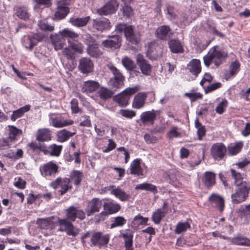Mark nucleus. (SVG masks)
Wrapping results in <instances>:
<instances>
[{
  "instance_id": "nucleus-7",
  "label": "nucleus",
  "mask_w": 250,
  "mask_h": 250,
  "mask_svg": "<svg viewBox=\"0 0 250 250\" xmlns=\"http://www.w3.org/2000/svg\"><path fill=\"white\" fill-rule=\"evenodd\" d=\"M250 187L248 183H244L237 187L235 193L231 195L232 202L233 204H239L246 200L248 197Z\"/></svg>"
},
{
  "instance_id": "nucleus-39",
  "label": "nucleus",
  "mask_w": 250,
  "mask_h": 250,
  "mask_svg": "<svg viewBox=\"0 0 250 250\" xmlns=\"http://www.w3.org/2000/svg\"><path fill=\"white\" fill-rule=\"evenodd\" d=\"M111 194L114 195L121 201H127L130 198V195L119 187L112 189Z\"/></svg>"
},
{
  "instance_id": "nucleus-24",
  "label": "nucleus",
  "mask_w": 250,
  "mask_h": 250,
  "mask_svg": "<svg viewBox=\"0 0 250 250\" xmlns=\"http://www.w3.org/2000/svg\"><path fill=\"white\" fill-rule=\"evenodd\" d=\"M208 200L211 205L217 208L220 212H222L224 208V200L221 196L212 193L209 197Z\"/></svg>"
},
{
  "instance_id": "nucleus-58",
  "label": "nucleus",
  "mask_w": 250,
  "mask_h": 250,
  "mask_svg": "<svg viewBox=\"0 0 250 250\" xmlns=\"http://www.w3.org/2000/svg\"><path fill=\"white\" fill-rule=\"evenodd\" d=\"M228 101L225 99H224L221 103H220L217 106L215 109L216 113L222 114H223L225 110V108L228 106Z\"/></svg>"
},
{
  "instance_id": "nucleus-3",
  "label": "nucleus",
  "mask_w": 250,
  "mask_h": 250,
  "mask_svg": "<svg viewBox=\"0 0 250 250\" xmlns=\"http://www.w3.org/2000/svg\"><path fill=\"white\" fill-rule=\"evenodd\" d=\"M217 46L212 47L204 57V62L207 67H209L211 63L218 67L227 58L228 53L223 49H217Z\"/></svg>"
},
{
  "instance_id": "nucleus-20",
  "label": "nucleus",
  "mask_w": 250,
  "mask_h": 250,
  "mask_svg": "<svg viewBox=\"0 0 250 250\" xmlns=\"http://www.w3.org/2000/svg\"><path fill=\"white\" fill-rule=\"evenodd\" d=\"M102 44L105 48L117 49L121 46V38L118 35H113L103 41Z\"/></svg>"
},
{
  "instance_id": "nucleus-63",
  "label": "nucleus",
  "mask_w": 250,
  "mask_h": 250,
  "mask_svg": "<svg viewBox=\"0 0 250 250\" xmlns=\"http://www.w3.org/2000/svg\"><path fill=\"white\" fill-rule=\"evenodd\" d=\"M222 86L221 83L217 82L209 85H208L206 88H205V91L206 93L211 92L220 87Z\"/></svg>"
},
{
  "instance_id": "nucleus-61",
  "label": "nucleus",
  "mask_w": 250,
  "mask_h": 250,
  "mask_svg": "<svg viewBox=\"0 0 250 250\" xmlns=\"http://www.w3.org/2000/svg\"><path fill=\"white\" fill-rule=\"evenodd\" d=\"M71 109L72 113L77 114L80 112L81 109L79 107V103L77 99L73 98L71 100Z\"/></svg>"
},
{
  "instance_id": "nucleus-59",
  "label": "nucleus",
  "mask_w": 250,
  "mask_h": 250,
  "mask_svg": "<svg viewBox=\"0 0 250 250\" xmlns=\"http://www.w3.org/2000/svg\"><path fill=\"white\" fill-rule=\"evenodd\" d=\"M11 143L12 142L8 138L0 139V150H5L10 148L11 145Z\"/></svg>"
},
{
  "instance_id": "nucleus-10",
  "label": "nucleus",
  "mask_w": 250,
  "mask_h": 250,
  "mask_svg": "<svg viewBox=\"0 0 250 250\" xmlns=\"http://www.w3.org/2000/svg\"><path fill=\"white\" fill-rule=\"evenodd\" d=\"M50 186L54 189H56L59 187H60L61 189L59 190V192L62 196L72 188V186L70 185V180L67 178L63 179L61 178H58L51 183Z\"/></svg>"
},
{
  "instance_id": "nucleus-60",
  "label": "nucleus",
  "mask_w": 250,
  "mask_h": 250,
  "mask_svg": "<svg viewBox=\"0 0 250 250\" xmlns=\"http://www.w3.org/2000/svg\"><path fill=\"white\" fill-rule=\"evenodd\" d=\"M142 190L149 191L154 194L157 192V189L155 186L147 183L142 184Z\"/></svg>"
},
{
  "instance_id": "nucleus-54",
  "label": "nucleus",
  "mask_w": 250,
  "mask_h": 250,
  "mask_svg": "<svg viewBox=\"0 0 250 250\" xmlns=\"http://www.w3.org/2000/svg\"><path fill=\"white\" fill-rule=\"evenodd\" d=\"M38 26L40 29L44 31H53L54 30V26L49 24L45 20L39 21Z\"/></svg>"
},
{
  "instance_id": "nucleus-13",
  "label": "nucleus",
  "mask_w": 250,
  "mask_h": 250,
  "mask_svg": "<svg viewBox=\"0 0 250 250\" xmlns=\"http://www.w3.org/2000/svg\"><path fill=\"white\" fill-rule=\"evenodd\" d=\"M227 148L222 143L214 144L210 148V153L212 157L216 161H221L226 155Z\"/></svg>"
},
{
  "instance_id": "nucleus-14",
  "label": "nucleus",
  "mask_w": 250,
  "mask_h": 250,
  "mask_svg": "<svg viewBox=\"0 0 250 250\" xmlns=\"http://www.w3.org/2000/svg\"><path fill=\"white\" fill-rule=\"evenodd\" d=\"M43 40V37L41 34L35 33L32 35L24 36L22 39L23 45L26 48L32 50L37 43Z\"/></svg>"
},
{
  "instance_id": "nucleus-41",
  "label": "nucleus",
  "mask_w": 250,
  "mask_h": 250,
  "mask_svg": "<svg viewBox=\"0 0 250 250\" xmlns=\"http://www.w3.org/2000/svg\"><path fill=\"white\" fill-rule=\"evenodd\" d=\"M83 177V173L82 171L77 170H73L70 173V180L73 181L74 184L78 186L80 185Z\"/></svg>"
},
{
  "instance_id": "nucleus-16",
  "label": "nucleus",
  "mask_w": 250,
  "mask_h": 250,
  "mask_svg": "<svg viewBox=\"0 0 250 250\" xmlns=\"http://www.w3.org/2000/svg\"><path fill=\"white\" fill-rule=\"evenodd\" d=\"M50 123L55 127L61 128L72 125L74 124L73 120L65 119L61 114H54L50 118Z\"/></svg>"
},
{
  "instance_id": "nucleus-45",
  "label": "nucleus",
  "mask_w": 250,
  "mask_h": 250,
  "mask_svg": "<svg viewBox=\"0 0 250 250\" xmlns=\"http://www.w3.org/2000/svg\"><path fill=\"white\" fill-rule=\"evenodd\" d=\"M165 12L167 19L169 21L175 20L177 17V10L170 4L166 5Z\"/></svg>"
},
{
  "instance_id": "nucleus-57",
  "label": "nucleus",
  "mask_w": 250,
  "mask_h": 250,
  "mask_svg": "<svg viewBox=\"0 0 250 250\" xmlns=\"http://www.w3.org/2000/svg\"><path fill=\"white\" fill-rule=\"evenodd\" d=\"M126 222V220L122 216H117L114 218V220L110 225L111 228L117 227H122Z\"/></svg>"
},
{
  "instance_id": "nucleus-11",
  "label": "nucleus",
  "mask_w": 250,
  "mask_h": 250,
  "mask_svg": "<svg viewBox=\"0 0 250 250\" xmlns=\"http://www.w3.org/2000/svg\"><path fill=\"white\" fill-rule=\"evenodd\" d=\"M58 166L52 161L45 163L40 167L41 174L44 177H54L58 172Z\"/></svg>"
},
{
  "instance_id": "nucleus-50",
  "label": "nucleus",
  "mask_w": 250,
  "mask_h": 250,
  "mask_svg": "<svg viewBox=\"0 0 250 250\" xmlns=\"http://www.w3.org/2000/svg\"><path fill=\"white\" fill-rule=\"evenodd\" d=\"M57 10L54 13V18L58 20L64 19L69 13V8H57Z\"/></svg>"
},
{
  "instance_id": "nucleus-56",
  "label": "nucleus",
  "mask_w": 250,
  "mask_h": 250,
  "mask_svg": "<svg viewBox=\"0 0 250 250\" xmlns=\"http://www.w3.org/2000/svg\"><path fill=\"white\" fill-rule=\"evenodd\" d=\"M190 226L188 222L179 223L177 224L175 232L176 234H180L182 232H185L188 228H190Z\"/></svg>"
},
{
  "instance_id": "nucleus-36",
  "label": "nucleus",
  "mask_w": 250,
  "mask_h": 250,
  "mask_svg": "<svg viewBox=\"0 0 250 250\" xmlns=\"http://www.w3.org/2000/svg\"><path fill=\"white\" fill-rule=\"evenodd\" d=\"M122 63L123 66L128 70L132 72V74L138 75L139 73V71H137L135 69L136 65L135 63L132 61L129 58L125 57L122 60Z\"/></svg>"
},
{
  "instance_id": "nucleus-38",
  "label": "nucleus",
  "mask_w": 250,
  "mask_h": 250,
  "mask_svg": "<svg viewBox=\"0 0 250 250\" xmlns=\"http://www.w3.org/2000/svg\"><path fill=\"white\" fill-rule=\"evenodd\" d=\"M31 106L29 104H26L17 110L14 111L10 116L11 121L14 122L17 119L22 117L25 113L29 111L30 109Z\"/></svg>"
},
{
  "instance_id": "nucleus-31",
  "label": "nucleus",
  "mask_w": 250,
  "mask_h": 250,
  "mask_svg": "<svg viewBox=\"0 0 250 250\" xmlns=\"http://www.w3.org/2000/svg\"><path fill=\"white\" fill-rule=\"evenodd\" d=\"M187 69L193 75L197 77L201 71V66L200 60L192 59L187 65Z\"/></svg>"
},
{
  "instance_id": "nucleus-2",
  "label": "nucleus",
  "mask_w": 250,
  "mask_h": 250,
  "mask_svg": "<svg viewBox=\"0 0 250 250\" xmlns=\"http://www.w3.org/2000/svg\"><path fill=\"white\" fill-rule=\"evenodd\" d=\"M109 240V235L103 234L101 232H86L81 237L83 245L88 248L97 247L100 249L106 247Z\"/></svg>"
},
{
  "instance_id": "nucleus-49",
  "label": "nucleus",
  "mask_w": 250,
  "mask_h": 250,
  "mask_svg": "<svg viewBox=\"0 0 250 250\" xmlns=\"http://www.w3.org/2000/svg\"><path fill=\"white\" fill-rule=\"evenodd\" d=\"M195 126L197 129V134L198 137V139L201 140L202 137L205 136L206 132L205 126L202 125V124L199 122V120L198 118H196L195 120Z\"/></svg>"
},
{
  "instance_id": "nucleus-18",
  "label": "nucleus",
  "mask_w": 250,
  "mask_h": 250,
  "mask_svg": "<svg viewBox=\"0 0 250 250\" xmlns=\"http://www.w3.org/2000/svg\"><path fill=\"white\" fill-rule=\"evenodd\" d=\"M102 201L98 198H94L88 202L85 210L87 216H90L100 211L102 206Z\"/></svg>"
},
{
  "instance_id": "nucleus-62",
  "label": "nucleus",
  "mask_w": 250,
  "mask_h": 250,
  "mask_svg": "<svg viewBox=\"0 0 250 250\" xmlns=\"http://www.w3.org/2000/svg\"><path fill=\"white\" fill-rule=\"evenodd\" d=\"M119 113L124 117L131 119L136 115L135 111L129 109H121Z\"/></svg>"
},
{
  "instance_id": "nucleus-64",
  "label": "nucleus",
  "mask_w": 250,
  "mask_h": 250,
  "mask_svg": "<svg viewBox=\"0 0 250 250\" xmlns=\"http://www.w3.org/2000/svg\"><path fill=\"white\" fill-rule=\"evenodd\" d=\"M74 52L81 53L83 50V46L79 42H72L69 45Z\"/></svg>"
},
{
  "instance_id": "nucleus-47",
  "label": "nucleus",
  "mask_w": 250,
  "mask_h": 250,
  "mask_svg": "<svg viewBox=\"0 0 250 250\" xmlns=\"http://www.w3.org/2000/svg\"><path fill=\"white\" fill-rule=\"evenodd\" d=\"M140 160L139 159L134 160L130 164V173L131 174L139 175L141 172Z\"/></svg>"
},
{
  "instance_id": "nucleus-33",
  "label": "nucleus",
  "mask_w": 250,
  "mask_h": 250,
  "mask_svg": "<svg viewBox=\"0 0 250 250\" xmlns=\"http://www.w3.org/2000/svg\"><path fill=\"white\" fill-rule=\"evenodd\" d=\"M50 39L56 50L62 49L65 44V40L62 38L60 34H52L50 36Z\"/></svg>"
},
{
  "instance_id": "nucleus-25",
  "label": "nucleus",
  "mask_w": 250,
  "mask_h": 250,
  "mask_svg": "<svg viewBox=\"0 0 250 250\" xmlns=\"http://www.w3.org/2000/svg\"><path fill=\"white\" fill-rule=\"evenodd\" d=\"M240 65L238 60L232 62L229 66V71L225 73L224 78L226 80H229L233 78L239 72Z\"/></svg>"
},
{
  "instance_id": "nucleus-32",
  "label": "nucleus",
  "mask_w": 250,
  "mask_h": 250,
  "mask_svg": "<svg viewBox=\"0 0 250 250\" xmlns=\"http://www.w3.org/2000/svg\"><path fill=\"white\" fill-rule=\"evenodd\" d=\"M76 132L75 128H74L73 132L69 131L65 129L58 131L56 134L57 140L60 143L64 142L75 135Z\"/></svg>"
},
{
  "instance_id": "nucleus-53",
  "label": "nucleus",
  "mask_w": 250,
  "mask_h": 250,
  "mask_svg": "<svg viewBox=\"0 0 250 250\" xmlns=\"http://www.w3.org/2000/svg\"><path fill=\"white\" fill-rule=\"evenodd\" d=\"M152 72V66L146 60L142 58V73L146 76H149Z\"/></svg>"
},
{
  "instance_id": "nucleus-23",
  "label": "nucleus",
  "mask_w": 250,
  "mask_h": 250,
  "mask_svg": "<svg viewBox=\"0 0 250 250\" xmlns=\"http://www.w3.org/2000/svg\"><path fill=\"white\" fill-rule=\"evenodd\" d=\"M168 204L166 202H164L162 208H158L152 215V219L153 221L156 224H159L162 218H163L166 214L168 212L167 209Z\"/></svg>"
},
{
  "instance_id": "nucleus-42",
  "label": "nucleus",
  "mask_w": 250,
  "mask_h": 250,
  "mask_svg": "<svg viewBox=\"0 0 250 250\" xmlns=\"http://www.w3.org/2000/svg\"><path fill=\"white\" fill-rule=\"evenodd\" d=\"M90 19L89 16L84 18H71L70 19V22L74 26L83 27L87 24Z\"/></svg>"
},
{
  "instance_id": "nucleus-21",
  "label": "nucleus",
  "mask_w": 250,
  "mask_h": 250,
  "mask_svg": "<svg viewBox=\"0 0 250 250\" xmlns=\"http://www.w3.org/2000/svg\"><path fill=\"white\" fill-rule=\"evenodd\" d=\"M99 87L100 84L98 82L88 80L83 83L81 91L83 93H91L95 92Z\"/></svg>"
},
{
  "instance_id": "nucleus-9",
  "label": "nucleus",
  "mask_w": 250,
  "mask_h": 250,
  "mask_svg": "<svg viewBox=\"0 0 250 250\" xmlns=\"http://www.w3.org/2000/svg\"><path fill=\"white\" fill-rule=\"evenodd\" d=\"M109 69L114 75V77L109 81V85L113 88L117 89L121 88L124 84L125 77L116 67L111 66L109 67Z\"/></svg>"
},
{
  "instance_id": "nucleus-44",
  "label": "nucleus",
  "mask_w": 250,
  "mask_h": 250,
  "mask_svg": "<svg viewBox=\"0 0 250 250\" xmlns=\"http://www.w3.org/2000/svg\"><path fill=\"white\" fill-rule=\"evenodd\" d=\"M86 51L89 56L94 58H98L102 54L98 43L87 46Z\"/></svg>"
},
{
  "instance_id": "nucleus-30",
  "label": "nucleus",
  "mask_w": 250,
  "mask_h": 250,
  "mask_svg": "<svg viewBox=\"0 0 250 250\" xmlns=\"http://www.w3.org/2000/svg\"><path fill=\"white\" fill-rule=\"evenodd\" d=\"M79 68L83 73H88L92 71L93 64L89 59L83 58L80 60Z\"/></svg>"
},
{
  "instance_id": "nucleus-37",
  "label": "nucleus",
  "mask_w": 250,
  "mask_h": 250,
  "mask_svg": "<svg viewBox=\"0 0 250 250\" xmlns=\"http://www.w3.org/2000/svg\"><path fill=\"white\" fill-rule=\"evenodd\" d=\"M202 182L206 187H212L215 183V174L212 172L206 171L203 177Z\"/></svg>"
},
{
  "instance_id": "nucleus-43",
  "label": "nucleus",
  "mask_w": 250,
  "mask_h": 250,
  "mask_svg": "<svg viewBox=\"0 0 250 250\" xmlns=\"http://www.w3.org/2000/svg\"><path fill=\"white\" fill-rule=\"evenodd\" d=\"M230 172L232 177L234 179V185L237 187L241 186L244 183H247L244 181V178L242 174L237 172L235 170L231 169Z\"/></svg>"
},
{
  "instance_id": "nucleus-26",
  "label": "nucleus",
  "mask_w": 250,
  "mask_h": 250,
  "mask_svg": "<svg viewBox=\"0 0 250 250\" xmlns=\"http://www.w3.org/2000/svg\"><path fill=\"white\" fill-rule=\"evenodd\" d=\"M36 139L39 143L48 142L51 140V132L48 128H40L37 131Z\"/></svg>"
},
{
  "instance_id": "nucleus-52",
  "label": "nucleus",
  "mask_w": 250,
  "mask_h": 250,
  "mask_svg": "<svg viewBox=\"0 0 250 250\" xmlns=\"http://www.w3.org/2000/svg\"><path fill=\"white\" fill-rule=\"evenodd\" d=\"M59 34L62 38L65 40V39H75L78 37L77 33L67 28L64 29L59 32Z\"/></svg>"
},
{
  "instance_id": "nucleus-55",
  "label": "nucleus",
  "mask_w": 250,
  "mask_h": 250,
  "mask_svg": "<svg viewBox=\"0 0 250 250\" xmlns=\"http://www.w3.org/2000/svg\"><path fill=\"white\" fill-rule=\"evenodd\" d=\"M207 26L212 34L220 38H224L225 37V35L223 33L217 30L215 23L213 22H208Z\"/></svg>"
},
{
  "instance_id": "nucleus-8",
  "label": "nucleus",
  "mask_w": 250,
  "mask_h": 250,
  "mask_svg": "<svg viewBox=\"0 0 250 250\" xmlns=\"http://www.w3.org/2000/svg\"><path fill=\"white\" fill-rule=\"evenodd\" d=\"M57 224L60 226L59 231H65L68 235L76 236L79 234V229L75 228L71 221L67 218L61 219L58 218Z\"/></svg>"
},
{
  "instance_id": "nucleus-35",
  "label": "nucleus",
  "mask_w": 250,
  "mask_h": 250,
  "mask_svg": "<svg viewBox=\"0 0 250 250\" xmlns=\"http://www.w3.org/2000/svg\"><path fill=\"white\" fill-rule=\"evenodd\" d=\"M8 138L12 142L17 141L18 137L22 134V131L14 125H8Z\"/></svg>"
},
{
  "instance_id": "nucleus-27",
  "label": "nucleus",
  "mask_w": 250,
  "mask_h": 250,
  "mask_svg": "<svg viewBox=\"0 0 250 250\" xmlns=\"http://www.w3.org/2000/svg\"><path fill=\"white\" fill-rule=\"evenodd\" d=\"M54 217L40 219L37 220V224L42 229L52 230L57 225V221H54Z\"/></svg>"
},
{
  "instance_id": "nucleus-28",
  "label": "nucleus",
  "mask_w": 250,
  "mask_h": 250,
  "mask_svg": "<svg viewBox=\"0 0 250 250\" xmlns=\"http://www.w3.org/2000/svg\"><path fill=\"white\" fill-rule=\"evenodd\" d=\"M120 236L124 239L125 250H133V235L131 231L129 229L122 230Z\"/></svg>"
},
{
  "instance_id": "nucleus-15",
  "label": "nucleus",
  "mask_w": 250,
  "mask_h": 250,
  "mask_svg": "<svg viewBox=\"0 0 250 250\" xmlns=\"http://www.w3.org/2000/svg\"><path fill=\"white\" fill-rule=\"evenodd\" d=\"M119 2L117 0H110L101 8L97 10V13L100 15H111L115 13L118 9Z\"/></svg>"
},
{
  "instance_id": "nucleus-6",
  "label": "nucleus",
  "mask_w": 250,
  "mask_h": 250,
  "mask_svg": "<svg viewBox=\"0 0 250 250\" xmlns=\"http://www.w3.org/2000/svg\"><path fill=\"white\" fill-rule=\"evenodd\" d=\"M163 44L158 41L150 42L147 46L146 56L151 60H155L162 56Z\"/></svg>"
},
{
  "instance_id": "nucleus-46",
  "label": "nucleus",
  "mask_w": 250,
  "mask_h": 250,
  "mask_svg": "<svg viewBox=\"0 0 250 250\" xmlns=\"http://www.w3.org/2000/svg\"><path fill=\"white\" fill-rule=\"evenodd\" d=\"M243 146V144L241 142L236 143L234 145H229L228 146V153L229 155H235L239 153Z\"/></svg>"
},
{
  "instance_id": "nucleus-1",
  "label": "nucleus",
  "mask_w": 250,
  "mask_h": 250,
  "mask_svg": "<svg viewBox=\"0 0 250 250\" xmlns=\"http://www.w3.org/2000/svg\"><path fill=\"white\" fill-rule=\"evenodd\" d=\"M62 146L53 144L47 146L44 143H38L32 141L27 145V152L32 155H37L42 152L45 155L58 157L60 155Z\"/></svg>"
},
{
  "instance_id": "nucleus-12",
  "label": "nucleus",
  "mask_w": 250,
  "mask_h": 250,
  "mask_svg": "<svg viewBox=\"0 0 250 250\" xmlns=\"http://www.w3.org/2000/svg\"><path fill=\"white\" fill-rule=\"evenodd\" d=\"M66 218L71 222L75 221L76 218L80 220H83L85 218V213L82 209L71 206L66 208L65 210Z\"/></svg>"
},
{
  "instance_id": "nucleus-34",
  "label": "nucleus",
  "mask_w": 250,
  "mask_h": 250,
  "mask_svg": "<svg viewBox=\"0 0 250 250\" xmlns=\"http://www.w3.org/2000/svg\"><path fill=\"white\" fill-rule=\"evenodd\" d=\"M168 46L171 52L175 54L183 53V46L181 42L177 39H170L168 41Z\"/></svg>"
},
{
  "instance_id": "nucleus-22",
  "label": "nucleus",
  "mask_w": 250,
  "mask_h": 250,
  "mask_svg": "<svg viewBox=\"0 0 250 250\" xmlns=\"http://www.w3.org/2000/svg\"><path fill=\"white\" fill-rule=\"evenodd\" d=\"M157 111L152 109L142 113V123L144 125H153L156 118Z\"/></svg>"
},
{
  "instance_id": "nucleus-4",
  "label": "nucleus",
  "mask_w": 250,
  "mask_h": 250,
  "mask_svg": "<svg viewBox=\"0 0 250 250\" xmlns=\"http://www.w3.org/2000/svg\"><path fill=\"white\" fill-rule=\"evenodd\" d=\"M139 89V86L127 88L121 93L115 96L113 100L120 106H126L129 104V100L130 97L138 92Z\"/></svg>"
},
{
  "instance_id": "nucleus-48",
  "label": "nucleus",
  "mask_w": 250,
  "mask_h": 250,
  "mask_svg": "<svg viewBox=\"0 0 250 250\" xmlns=\"http://www.w3.org/2000/svg\"><path fill=\"white\" fill-rule=\"evenodd\" d=\"M16 14L18 17L24 21L28 20L30 17L28 10L24 7H18L16 10Z\"/></svg>"
},
{
  "instance_id": "nucleus-40",
  "label": "nucleus",
  "mask_w": 250,
  "mask_h": 250,
  "mask_svg": "<svg viewBox=\"0 0 250 250\" xmlns=\"http://www.w3.org/2000/svg\"><path fill=\"white\" fill-rule=\"evenodd\" d=\"M97 94L101 100L106 101L112 97L114 92L106 87L101 86L98 91Z\"/></svg>"
},
{
  "instance_id": "nucleus-5",
  "label": "nucleus",
  "mask_w": 250,
  "mask_h": 250,
  "mask_svg": "<svg viewBox=\"0 0 250 250\" xmlns=\"http://www.w3.org/2000/svg\"><path fill=\"white\" fill-rule=\"evenodd\" d=\"M115 30L119 32L124 31L127 40L132 44H137L140 41V35L134 33L131 25L120 23L116 26Z\"/></svg>"
},
{
  "instance_id": "nucleus-29",
  "label": "nucleus",
  "mask_w": 250,
  "mask_h": 250,
  "mask_svg": "<svg viewBox=\"0 0 250 250\" xmlns=\"http://www.w3.org/2000/svg\"><path fill=\"white\" fill-rule=\"evenodd\" d=\"M103 206L104 209L108 215L118 212L121 208L120 204L109 200L104 202Z\"/></svg>"
},
{
  "instance_id": "nucleus-51",
  "label": "nucleus",
  "mask_w": 250,
  "mask_h": 250,
  "mask_svg": "<svg viewBox=\"0 0 250 250\" xmlns=\"http://www.w3.org/2000/svg\"><path fill=\"white\" fill-rule=\"evenodd\" d=\"M232 242L237 245L250 247V239L242 236H238L233 238Z\"/></svg>"
},
{
  "instance_id": "nucleus-19",
  "label": "nucleus",
  "mask_w": 250,
  "mask_h": 250,
  "mask_svg": "<svg viewBox=\"0 0 250 250\" xmlns=\"http://www.w3.org/2000/svg\"><path fill=\"white\" fill-rule=\"evenodd\" d=\"M92 22L93 28L97 31L103 32L111 28L109 20L105 18L93 19Z\"/></svg>"
},
{
  "instance_id": "nucleus-17",
  "label": "nucleus",
  "mask_w": 250,
  "mask_h": 250,
  "mask_svg": "<svg viewBox=\"0 0 250 250\" xmlns=\"http://www.w3.org/2000/svg\"><path fill=\"white\" fill-rule=\"evenodd\" d=\"M155 34L158 39L165 41H169L173 35V32L169 26L166 25L158 27Z\"/></svg>"
}]
</instances>
